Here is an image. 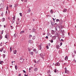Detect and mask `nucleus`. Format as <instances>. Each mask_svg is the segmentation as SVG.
Listing matches in <instances>:
<instances>
[{
	"label": "nucleus",
	"instance_id": "nucleus-1",
	"mask_svg": "<svg viewBox=\"0 0 76 76\" xmlns=\"http://www.w3.org/2000/svg\"><path fill=\"white\" fill-rule=\"evenodd\" d=\"M65 73H67V74H69V70H67V69L66 67L65 68Z\"/></svg>",
	"mask_w": 76,
	"mask_h": 76
},
{
	"label": "nucleus",
	"instance_id": "nucleus-2",
	"mask_svg": "<svg viewBox=\"0 0 76 76\" xmlns=\"http://www.w3.org/2000/svg\"><path fill=\"white\" fill-rule=\"evenodd\" d=\"M60 65V63L58 62L57 63L55 64V66H59Z\"/></svg>",
	"mask_w": 76,
	"mask_h": 76
},
{
	"label": "nucleus",
	"instance_id": "nucleus-3",
	"mask_svg": "<svg viewBox=\"0 0 76 76\" xmlns=\"http://www.w3.org/2000/svg\"><path fill=\"white\" fill-rule=\"evenodd\" d=\"M40 56H41V57L42 58H43L44 57V54L43 53H42L40 54Z\"/></svg>",
	"mask_w": 76,
	"mask_h": 76
},
{
	"label": "nucleus",
	"instance_id": "nucleus-4",
	"mask_svg": "<svg viewBox=\"0 0 76 76\" xmlns=\"http://www.w3.org/2000/svg\"><path fill=\"white\" fill-rule=\"evenodd\" d=\"M52 39H53V40H55V39H56V36H54L52 37Z\"/></svg>",
	"mask_w": 76,
	"mask_h": 76
},
{
	"label": "nucleus",
	"instance_id": "nucleus-5",
	"mask_svg": "<svg viewBox=\"0 0 76 76\" xmlns=\"http://www.w3.org/2000/svg\"><path fill=\"white\" fill-rule=\"evenodd\" d=\"M38 49L39 50H41V49H42V48L41 47V45H39V46Z\"/></svg>",
	"mask_w": 76,
	"mask_h": 76
},
{
	"label": "nucleus",
	"instance_id": "nucleus-6",
	"mask_svg": "<svg viewBox=\"0 0 76 76\" xmlns=\"http://www.w3.org/2000/svg\"><path fill=\"white\" fill-rule=\"evenodd\" d=\"M9 35H7V34H6L5 36V38H7H7H9Z\"/></svg>",
	"mask_w": 76,
	"mask_h": 76
},
{
	"label": "nucleus",
	"instance_id": "nucleus-7",
	"mask_svg": "<svg viewBox=\"0 0 76 76\" xmlns=\"http://www.w3.org/2000/svg\"><path fill=\"white\" fill-rule=\"evenodd\" d=\"M38 70V69L37 68H35L34 69V71H35V72H37Z\"/></svg>",
	"mask_w": 76,
	"mask_h": 76
},
{
	"label": "nucleus",
	"instance_id": "nucleus-8",
	"mask_svg": "<svg viewBox=\"0 0 76 76\" xmlns=\"http://www.w3.org/2000/svg\"><path fill=\"white\" fill-rule=\"evenodd\" d=\"M13 53L14 54H16V53H17V50H14V51H13Z\"/></svg>",
	"mask_w": 76,
	"mask_h": 76
},
{
	"label": "nucleus",
	"instance_id": "nucleus-9",
	"mask_svg": "<svg viewBox=\"0 0 76 76\" xmlns=\"http://www.w3.org/2000/svg\"><path fill=\"white\" fill-rule=\"evenodd\" d=\"M68 59V56H66L65 58V60L66 61V60H67V59Z\"/></svg>",
	"mask_w": 76,
	"mask_h": 76
},
{
	"label": "nucleus",
	"instance_id": "nucleus-10",
	"mask_svg": "<svg viewBox=\"0 0 76 76\" xmlns=\"http://www.w3.org/2000/svg\"><path fill=\"white\" fill-rule=\"evenodd\" d=\"M54 33H55V31L53 30H52L51 31L52 34H54Z\"/></svg>",
	"mask_w": 76,
	"mask_h": 76
},
{
	"label": "nucleus",
	"instance_id": "nucleus-11",
	"mask_svg": "<svg viewBox=\"0 0 76 76\" xmlns=\"http://www.w3.org/2000/svg\"><path fill=\"white\" fill-rule=\"evenodd\" d=\"M32 36L31 34H29V39H31L32 37Z\"/></svg>",
	"mask_w": 76,
	"mask_h": 76
},
{
	"label": "nucleus",
	"instance_id": "nucleus-12",
	"mask_svg": "<svg viewBox=\"0 0 76 76\" xmlns=\"http://www.w3.org/2000/svg\"><path fill=\"white\" fill-rule=\"evenodd\" d=\"M63 12L64 13H65V12H67V9H65L64 10Z\"/></svg>",
	"mask_w": 76,
	"mask_h": 76
},
{
	"label": "nucleus",
	"instance_id": "nucleus-13",
	"mask_svg": "<svg viewBox=\"0 0 76 76\" xmlns=\"http://www.w3.org/2000/svg\"><path fill=\"white\" fill-rule=\"evenodd\" d=\"M3 47L0 49V51H1V52H2V51H3Z\"/></svg>",
	"mask_w": 76,
	"mask_h": 76
},
{
	"label": "nucleus",
	"instance_id": "nucleus-14",
	"mask_svg": "<svg viewBox=\"0 0 76 76\" xmlns=\"http://www.w3.org/2000/svg\"><path fill=\"white\" fill-rule=\"evenodd\" d=\"M24 32H25V31H23L20 32V34H22V33H24Z\"/></svg>",
	"mask_w": 76,
	"mask_h": 76
},
{
	"label": "nucleus",
	"instance_id": "nucleus-15",
	"mask_svg": "<svg viewBox=\"0 0 76 76\" xmlns=\"http://www.w3.org/2000/svg\"><path fill=\"white\" fill-rule=\"evenodd\" d=\"M49 41H50V42H51V43H53V40L51 39L50 40H49Z\"/></svg>",
	"mask_w": 76,
	"mask_h": 76
},
{
	"label": "nucleus",
	"instance_id": "nucleus-16",
	"mask_svg": "<svg viewBox=\"0 0 76 76\" xmlns=\"http://www.w3.org/2000/svg\"><path fill=\"white\" fill-rule=\"evenodd\" d=\"M0 64H3V61H0Z\"/></svg>",
	"mask_w": 76,
	"mask_h": 76
},
{
	"label": "nucleus",
	"instance_id": "nucleus-17",
	"mask_svg": "<svg viewBox=\"0 0 76 76\" xmlns=\"http://www.w3.org/2000/svg\"><path fill=\"white\" fill-rule=\"evenodd\" d=\"M50 12L51 13H53L54 12H53V10H50Z\"/></svg>",
	"mask_w": 76,
	"mask_h": 76
},
{
	"label": "nucleus",
	"instance_id": "nucleus-18",
	"mask_svg": "<svg viewBox=\"0 0 76 76\" xmlns=\"http://www.w3.org/2000/svg\"><path fill=\"white\" fill-rule=\"evenodd\" d=\"M3 58H5V57H6V55H5V54H3Z\"/></svg>",
	"mask_w": 76,
	"mask_h": 76
},
{
	"label": "nucleus",
	"instance_id": "nucleus-19",
	"mask_svg": "<svg viewBox=\"0 0 76 76\" xmlns=\"http://www.w3.org/2000/svg\"><path fill=\"white\" fill-rule=\"evenodd\" d=\"M17 67H18V66H17V65H16L15 66V68L16 70H17L18 69Z\"/></svg>",
	"mask_w": 76,
	"mask_h": 76
},
{
	"label": "nucleus",
	"instance_id": "nucleus-20",
	"mask_svg": "<svg viewBox=\"0 0 76 76\" xmlns=\"http://www.w3.org/2000/svg\"><path fill=\"white\" fill-rule=\"evenodd\" d=\"M47 35H48V36L51 35V33H49V32H48V33H47Z\"/></svg>",
	"mask_w": 76,
	"mask_h": 76
},
{
	"label": "nucleus",
	"instance_id": "nucleus-21",
	"mask_svg": "<svg viewBox=\"0 0 76 76\" xmlns=\"http://www.w3.org/2000/svg\"><path fill=\"white\" fill-rule=\"evenodd\" d=\"M31 48H28V51H29V52H30V51H31Z\"/></svg>",
	"mask_w": 76,
	"mask_h": 76
},
{
	"label": "nucleus",
	"instance_id": "nucleus-22",
	"mask_svg": "<svg viewBox=\"0 0 76 76\" xmlns=\"http://www.w3.org/2000/svg\"><path fill=\"white\" fill-rule=\"evenodd\" d=\"M31 42H32L31 40H30L28 41V42H29V43H31Z\"/></svg>",
	"mask_w": 76,
	"mask_h": 76
},
{
	"label": "nucleus",
	"instance_id": "nucleus-23",
	"mask_svg": "<svg viewBox=\"0 0 76 76\" xmlns=\"http://www.w3.org/2000/svg\"><path fill=\"white\" fill-rule=\"evenodd\" d=\"M35 39V36H34L32 37V39Z\"/></svg>",
	"mask_w": 76,
	"mask_h": 76
},
{
	"label": "nucleus",
	"instance_id": "nucleus-24",
	"mask_svg": "<svg viewBox=\"0 0 76 76\" xmlns=\"http://www.w3.org/2000/svg\"><path fill=\"white\" fill-rule=\"evenodd\" d=\"M22 13H20V15L21 17L22 16Z\"/></svg>",
	"mask_w": 76,
	"mask_h": 76
},
{
	"label": "nucleus",
	"instance_id": "nucleus-25",
	"mask_svg": "<svg viewBox=\"0 0 76 76\" xmlns=\"http://www.w3.org/2000/svg\"><path fill=\"white\" fill-rule=\"evenodd\" d=\"M31 55H33V54H34V52H31Z\"/></svg>",
	"mask_w": 76,
	"mask_h": 76
},
{
	"label": "nucleus",
	"instance_id": "nucleus-26",
	"mask_svg": "<svg viewBox=\"0 0 76 76\" xmlns=\"http://www.w3.org/2000/svg\"><path fill=\"white\" fill-rule=\"evenodd\" d=\"M54 25L55 26H57V23H55L54 24Z\"/></svg>",
	"mask_w": 76,
	"mask_h": 76
},
{
	"label": "nucleus",
	"instance_id": "nucleus-27",
	"mask_svg": "<svg viewBox=\"0 0 76 76\" xmlns=\"http://www.w3.org/2000/svg\"><path fill=\"white\" fill-rule=\"evenodd\" d=\"M29 12H31V10H30V9H29L28 10V13H29Z\"/></svg>",
	"mask_w": 76,
	"mask_h": 76
},
{
	"label": "nucleus",
	"instance_id": "nucleus-28",
	"mask_svg": "<svg viewBox=\"0 0 76 76\" xmlns=\"http://www.w3.org/2000/svg\"><path fill=\"white\" fill-rule=\"evenodd\" d=\"M2 20H3V22H4V20H5V18H2Z\"/></svg>",
	"mask_w": 76,
	"mask_h": 76
},
{
	"label": "nucleus",
	"instance_id": "nucleus-29",
	"mask_svg": "<svg viewBox=\"0 0 76 76\" xmlns=\"http://www.w3.org/2000/svg\"><path fill=\"white\" fill-rule=\"evenodd\" d=\"M58 21H59V20L58 19H57L56 20V22H58Z\"/></svg>",
	"mask_w": 76,
	"mask_h": 76
},
{
	"label": "nucleus",
	"instance_id": "nucleus-30",
	"mask_svg": "<svg viewBox=\"0 0 76 76\" xmlns=\"http://www.w3.org/2000/svg\"><path fill=\"white\" fill-rule=\"evenodd\" d=\"M13 20H15V16H14L13 17Z\"/></svg>",
	"mask_w": 76,
	"mask_h": 76
},
{
	"label": "nucleus",
	"instance_id": "nucleus-31",
	"mask_svg": "<svg viewBox=\"0 0 76 76\" xmlns=\"http://www.w3.org/2000/svg\"><path fill=\"white\" fill-rule=\"evenodd\" d=\"M31 68H29V72H31Z\"/></svg>",
	"mask_w": 76,
	"mask_h": 76
},
{
	"label": "nucleus",
	"instance_id": "nucleus-32",
	"mask_svg": "<svg viewBox=\"0 0 76 76\" xmlns=\"http://www.w3.org/2000/svg\"><path fill=\"white\" fill-rule=\"evenodd\" d=\"M46 48H47V49H49V47H48V46H46Z\"/></svg>",
	"mask_w": 76,
	"mask_h": 76
},
{
	"label": "nucleus",
	"instance_id": "nucleus-33",
	"mask_svg": "<svg viewBox=\"0 0 76 76\" xmlns=\"http://www.w3.org/2000/svg\"><path fill=\"white\" fill-rule=\"evenodd\" d=\"M46 39H48V36H46L45 37Z\"/></svg>",
	"mask_w": 76,
	"mask_h": 76
},
{
	"label": "nucleus",
	"instance_id": "nucleus-34",
	"mask_svg": "<svg viewBox=\"0 0 76 76\" xmlns=\"http://www.w3.org/2000/svg\"><path fill=\"white\" fill-rule=\"evenodd\" d=\"M37 50V49H34V50H33V51H36V50Z\"/></svg>",
	"mask_w": 76,
	"mask_h": 76
},
{
	"label": "nucleus",
	"instance_id": "nucleus-35",
	"mask_svg": "<svg viewBox=\"0 0 76 76\" xmlns=\"http://www.w3.org/2000/svg\"><path fill=\"white\" fill-rule=\"evenodd\" d=\"M51 24L52 25H54V23H53V22H51Z\"/></svg>",
	"mask_w": 76,
	"mask_h": 76
},
{
	"label": "nucleus",
	"instance_id": "nucleus-36",
	"mask_svg": "<svg viewBox=\"0 0 76 76\" xmlns=\"http://www.w3.org/2000/svg\"><path fill=\"white\" fill-rule=\"evenodd\" d=\"M62 42H61V43H60V46H61L62 45Z\"/></svg>",
	"mask_w": 76,
	"mask_h": 76
},
{
	"label": "nucleus",
	"instance_id": "nucleus-37",
	"mask_svg": "<svg viewBox=\"0 0 76 76\" xmlns=\"http://www.w3.org/2000/svg\"><path fill=\"white\" fill-rule=\"evenodd\" d=\"M2 38V36L1 35H0V39H1Z\"/></svg>",
	"mask_w": 76,
	"mask_h": 76
},
{
	"label": "nucleus",
	"instance_id": "nucleus-38",
	"mask_svg": "<svg viewBox=\"0 0 76 76\" xmlns=\"http://www.w3.org/2000/svg\"><path fill=\"white\" fill-rule=\"evenodd\" d=\"M12 48L10 47V50L11 51H12Z\"/></svg>",
	"mask_w": 76,
	"mask_h": 76
},
{
	"label": "nucleus",
	"instance_id": "nucleus-39",
	"mask_svg": "<svg viewBox=\"0 0 76 76\" xmlns=\"http://www.w3.org/2000/svg\"><path fill=\"white\" fill-rule=\"evenodd\" d=\"M20 60H23V58H20Z\"/></svg>",
	"mask_w": 76,
	"mask_h": 76
},
{
	"label": "nucleus",
	"instance_id": "nucleus-40",
	"mask_svg": "<svg viewBox=\"0 0 76 76\" xmlns=\"http://www.w3.org/2000/svg\"><path fill=\"white\" fill-rule=\"evenodd\" d=\"M6 10H8V7H7V8H6Z\"/></svg>",
	"mask_w": 76,
	"mask_h": 76
},
{
	"label": "nucleus",
	"instance_id": "nucleus-41",
	"mask_svg": "<svg viewBox=\"0 0 76 76\" xmlns=\"http://www.w3.org/2000/svg\"><path fill=\"white\" fill-rule=\"evenodd\" d=\"M18 76H21V74H19L18 75Z\"/></svg>",
	"mask_w": 76,
	"mask_h": 76
},
{
	"label": "nucleus",
	"instance_id": "nucleus-42",
	"mask_svg": "<svg viewBox=\"0 0 76 76\" xmlns=\"http://www.w3.org/2000/svg\"><path fill=\"white\" fill-rule=\"evenodd\" d=\"M54 72L55 73H56V69H55Z\"/></svg>",
	"mask_w": 76,
	"mask_h": 76
},
{
	"label": "nucleus",
	"instance_id": "nucleus-43",
	"mask_svg": "<svg viewBox=\"0 0 76 76\" xmlns=\"http://www.w3.org/2000/svg\"><path fill=\"white\" fill-rule=\"evenodd\" d=\"M24 75H25V76H28V75H26V74H25Z\"/></svg>",
	"mask_w": 76,
	"mask_h": 76
},
{
	"label": "nucleus",
	"instance_id": "nucleus-44",
	"mask_svg": "<svg viewBox=\"0 0 76 76\" xmlns=\"http://www.w3.org/2000/svg\"><path fill=\"white\" fill-rule=\"evenodd\" d=\"M1 34H3V30L1 32Z\"/></svg>",
	"mask_w": 76,
	"mask_h": 76
},
{
	"label": "nucleus",
	"instance_id": "nucleus-45",
	"mask_svg": "<svg viewBox=\"0 0 76 76\" xmlns=\"http://www.w3.org/2000/svg\"><path fill=\"white\" fill-rule=\"evenodd\" d=\"M23 72L24 73H25V72H26L25 71L23 70Z\"/></svg>",
	"mask_w": 76,
	"mask_h": 76
},
{
	"label": "nucleus",
	"instance_id": "nucleus-46",
	"mask_svg": "<svg viewBox=\"0 0 76 76\" xmlns=\"http://www.w3.org/2000/svg\"><path fill=\"white\" fill-rule=\"evenodd\" d=\"M24 1L25 2H26L27 1V0H25Z\"/></svg>",
	"mask_w": 76,
	"mask_h": 76
},
{
	"label": "nucleus",
	"instance_id": "nucleus-47",
	"mask_svg": "<svg viewBox=\"0 0 76 76\" xmlns=\"http://www.w3.org/2000/svg\"><path fill=\"white\" fill-rule=\"evenodd\" d=\"M10 7H12V5H10Z\"/></svg>",
	"mask_w": 76,
	"mask_h": 76
},
{
	"label": "nucleus",
	"instance_id": "nucleus-48",
	"mask_svg": "<svg viewBox=\"0 0 76 76\" xmlns=\"http://www.w3.org/2000/svg\"><path fill=\"white\" fill-rule=\"evenodd\" d=\"M53 21H54V20H55V19H54V18H53Z\"/></svg>",
	"mask_w": 76,
	"mask_h": 76
},
{
	"label": "nucleus",
	"instance_id": "nucleus-49",
	"mask_svg": "<svg viewBox=\"0 0 76 76\" xmlns=\"http://www.w3.org/2000/svg\"><path fill=\"white\" fill-rule=\"evenodd\" d=\"M61 41H64V40L63 39H61Z\"/></svg>",
	"mask_w": 76,
	"mask_h": 76
},
{
	"label": "nucleus",
	"instance_id": "nucleus-50",
	"mask_svg": "<svg viewBox=\"0 0 76 76\" xmlns=\"http://www.w3.org/2000/svg\"><path fill=\"white\" fill-rule=\"evenodd\" d=\"M34 63H37V62H36V61H34Z\"/></svg>",
	"mask_w": 76,
	"mask_h": 76
},
{
	"label": "nucleus",
	"instance_id": "nucleus-51",
	"mask_svg": "<svg viewBox=\"0 0 76 76\" xmlns=\"http://www.w3.org/2000/svg\"><path fill=\"white\" fill-rule=\"evenodd\" d=\"M6 13H7V11H6Z\"/></svg>",
	"mask_w": 76,
	"mask_h": 76
},
{
	"label": "nucleus",
	"instance_id": "nucleus-52",
	"mask_svg": "<svg viewBox=\"0 0 76 76\" xmlns=\"http://www.w3.org/2000/svg\"><path fill=\"white\" fill-rule=\"evenodd\" d=\"M43 35H45V33H43Z\"/></svg>",
	"mask_w": 76,
	"mask_h": 76
},
{
	"label": "nucleus",
	"instance_id": "nucleus-53",
	"mask_svg": "<svg viewBox=\"0 0 76 76\" xmlns=\"http://www.w3.org/2000/svg\"><path fill=\"white\" fill-rule=\"evenodd\" d=\"M13 61H12V64H13Z\"/></svg>",
	"mask_w": 76,
	"mask_h": 76
},
{
	"label": "nucleus",
	"instance_id": "nucleus-54",
	"mask_svg": "<svg viewBox=\"0 0 76 76\" xmlns=\"http://www.w3.org/2000/svg\"><path fill=\"white\" fill-rule=\"evenodd\" d=\"M4 28H5L6 27V26L4 25Z\"/></svg>",
	"mask_w": 76,
	"mask_h": 76
},
{
	"label": "nucleus",
	"instance_id": "nucleus-55",
	"mask_svg": "<svg viewBox=\"0 0 76 76\" xmlns=\"http://www.w3.org/2000/svg\"><path fill=\"white\" fill-rule=\"evenodd\" d=\"M5 52H6V51L4 50V53Z\"/></svg>",
	"mask_w": 76,
	"mask_h": 76
},
{
	"label": "nucleus",
	"instance_id": "nucleus-56",
	"mask_svg": "<svg viewBox=\"0 0 76 76\" xmlns=\"http://www.w3.org/2000/svg\"><path fill=\"white\" fill-rule=\"evenodd\" d=\"M50 37H52V35H51L50 36Z\"/></svg>",
	"mask_w": 76,
	"mask_h": 76
},
{
	"label": "nucleus",
	"instance_id": "nucleus-57",
	"mask_svg": "<svg viewBox=\"0 0 76 76\" xmlns=\"http://www.w3.org/2000/svg\"><path fill=\"white\" fill-rule=\"evenodd\" d=\"M21 1H23V0H21Z\"/></svg>",
	"mask_w": 76,
	"mask_h": 76
},
{
	"label": "nucleus",
	"instance_id": "nucleus-58",
	"mask_svg": "<svg viewBox=\"0 0 76 76\" xmlns=\"http://www.w3.org/2000/svg\"><path fill=\"white\" fill-rule=\"evenodd\" d=\"M10 27H11V28H12V26H11Z\"/></svg>",
	"mask_w": 76,
	"mask_h": 76
},
{
	"label": "nucleus",
	"instance_id": "nucleus-59",
	"mask_svg": "<svg viewBox=\"0 0 76 76\" xmlns=\"http://www.w3.org/2000/svg\"><path fill=\"white\" fill-rule=\"evenodd\" d=\"M7 42H6L5 43V44H7Z\"/></svg>",
	"mask_w": 76,
	"mask_h": 76
},
{
	"label": "nucleus",
	"instance_id": "nucleus-60",
	"mask_svg": "<svg viewBox=\"0 0 76 76\" xmlns=\"http://www.w3.org/2000/svg\"><path fill=\"white\" fill-rule=\"evenodd\" d=\"M1 46H2V45H0Z\"/></svg>",
	"mask_w": 76,
	"mask_h": 76
},
{
	"label": "nucleus",
	"instance_id": "nucleus-61",
	"mask_svg": "<svg viewBox=\"0 0 76 76\" xmlns=\"http://www.w3.org/2000/svg\"><path fill=\"white\" fill-rule=\"evenodd\" d=\"M49 76H51V75H49Z\"/></svg>",
	"mask_w": 76,
	"mask_h": 76
},
{
	"label": "nucleus",
	"instance_id": "nucleus-62",
	"mask_svg": "<svg viewBox=\"0 0 76 76\" xmlns=\"http://www.w3.org/2000/svg\"><path fill=\"white\" fill-rule=\"evenodd\" d=\"M13 62H14V63H15V61H14Z\"/></svg>",
	"mask_w": 76,
	"mask_h": 76
},
{
	"label": "nucleus",
	"instance_id": "nucleus-63",
	"mask_svg": "<svg viewBox=\"0 0 76 76\" xmlns=\"http://www.w3.org/2000/svg\"><path fill=\"white\" fill-rule=\"evenodd\" d=\"M68 35H69V33H68Z\"/></svg>",
	"mask_w": 76,
	"mask_h": 76
},
{
	"label": "nucleus",
	"instance_id": "nucleus-64",
	"mask_svg": "<svg viewBox=\"0 0 76 76\" xmlns=\"http://www.w3.org/2000/svg\"><path fill=\"white\" fill-rule=\"evenodd\" d=\"M75 28H76V25L75 26Z\"/></svg>",
	"mask_w": 76,
	"mask_h": 76
}]
</instances>
